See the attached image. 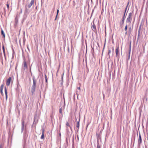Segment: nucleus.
<instances>
[{"label": "nucleus", "instance_id": "26", "mask_svg": "<svg viewBox=\"0 0 148 148\" xmlns=\"http://www.w3.org/2000/svg\"><path fill=\"white\" fill-rule=\"evenodd\" d=\"M97 148H101L100 146L98 145Z\"/></svg>", "mask_w": 148, "mask_h": 148}, {"label": "nucleus", "instance_id": "6", "mask_svg": "<svg viewBox=\"0 0 148 148\" xmlns=\"http://www.w3.org/2000/svg\"><path fill=\"white\" fill-rule=\"evenodd\" d=\"M116 56H117L119 55V47L116 46Z\"/></svg>", "mask_w": 148, "mask_h": 148}, {"label": "nucleus", "instance_id": "3", "mask_svg": "<svg viewBox=\"0 0 148 148\" xmlns=\"http://www.w3.org/2000/svg\"><path fill=\"white\" fill-rule=\"evenodd\" d=\"M12 81L11 77H10L6 80V85L7 86L10 85V82Z\"/></svg>", "mask_w": 148, "mask_h": 148}, {"label": "nucleus", "instance_id": "25", "mask_svg": "<svg viewBox=\"0 0 148 148\" xmlns=\"http://www.w3.org/2000/svg\"><path fill=\"white\" fill-rule=\"evenodd\" d=\"M93 28L94 29H96V26L94 25H93Z\"/></svg>", "mask_w": 148, "mask_h": 148}, {"label": "nucleus", "instance_id": "24", "mask_svg": "<svg viewBox=\"0 0 148 148\" xmlns=\"http://www.w3.org/2000/svg\"><path fill=\"white\" fill-rule=\"evenodd\" d=\"M129 2H128L127 4V5L126 6V8H125V11H126V10H127V7L128 5H129Z\"/></svg>", "mask_w": 148, "mask_h": 148}, {"label": "nucleus", "instance_id": "27", "mask_svg": "<svg viewBox=\"0 0 148 148\" xmlns=\"http://www.w3.org/2000/svg\"><path fill=\"white\" fill-rule=\"evenodd\" d=\"M77 89L79 90H80V87H77Z\"/></svg>", "mask_w": 148, "mask_h": 148}, {"label": "nucleus", "instance_id": "11", "mask_svg": "<svg viewBox=\"0 0 148 148\" xmlns=\"http://www.w3.org/2000/svg\"><path fill=\"white\" fill-rule=\"evenodd\" d=\"M79 121L80 120H79V121H78L77 122V124H76V127L77 128H78V129L79 128Z\"/></svg>", "mask_w": 148, "mask_h": 148}, {"label": "nucleus", "instance_id": "34", "mask_svg": "<svg viewBox=\"0 0 148 148\" xmlns=\"http://www.w3.org/2000/svg\"><path fill=\"white\" fill-rule=\"evenodd\" d=\"M91 1H92V0H91Z\"/></svg>", "mask_w": 148, "mask_h": 148}, {"label": "nucleus", "instance_id": "21", "mask_svg": "<svg viewBox=\"0 0 148 148\" xmlns=\"http://www.w3.org/2000/svg\"><path fill=\"white\" fill-rule=\"evenodd\" d=\"M2 48H3V52L4 53H5V48H4V46L3 45Z\"/></svg>", "mask_w": 148, "mask_h": 148}, {"label": "nucleus", "instance_id": "8", "mask_svg": "<svg viewBox=\"0 0 148 148\" xmlns=\"http://www.w3.org/2000/svg\"><path fill=\"white\" fill-rule=\"evenodd\" d=\"M138 143L140 144L142 143V139L140 134H139V137L138 138Z\"/></svg>", "mask_w": 148, "mask_h": 148}, {"label": "nucleus", "instance_id": "7", "mask_svg": "<svg viewBox=\"0 0 148 148\" xmlns=\"http://www.w3.org/2000/svg\"><path fill=\"white\" fill-rule=\"evenodd\" d=\"M124 17H123L122 20L121 21H120L119 22L120 25V26L121 27H122L123 26V24H124Z\"/></svg>", "mask_w": 148, "mask_h": 148}, {"label": "nucleus", "instance_id": "28", "mask_svg": "<svg viewBox=\"0 0 148 148\" xmlns=\"http://www.w3.org/2000/svg\"><path fill=\"white\" fill-rule=\"evenodd\" d=\"M0 148H2V146L0 145Z\"/></svg>", "mask_w": 148, "mask_h": 148}, {"label": "nucleus", "instance_id": "22", "mask_svg": "<svg viewBox=\"0 0 148 148\" xmlns=\"http://www.w3.org/2000/svg\"><path fill=\"white\" fill-rule=\"evenodd\" d=\"M0 92L1 93V95H3V90H0Z\"/></svg>", "mask_w": 148, "mask_h": 148}, {"label": "nucleus", "instance_id": "15", "mask_svg": "<svg viewBox=\"0 0 148 148\" xmlns=\"http://www.w3.org/2000/svg\"><path fill=\"white\" fill-rule=\"evenodd\" d=\"M59 10L58 9L57 10V14H56V18H55V20H56V19L58 15V13H59Z\"/></svg>", "mask_w": 148, "mask_h": 148}, {"label": "nucleus", "instance_id": "33", "mask_svg": "<svg viewBox=\"0 0 148 148\" xmlns=\"http://www.w3.org/2000/svg\"><path fill=\"white\" fill-rule=\"evenodd\" d=\"M131 44L130 43V46H131Z\"/></svg>", "mask_w": 148, "mask_h": 148}, {"label": "nucleus", "instance_id": "9", "mask_svg": "<svg viewBox=\"0 0 148 148\" xmlns=\"http://www.w3.org/2000/svg\"><path fill=\"white\" fill-rule=\"evenodd\" d=\"M5 99L6 100H7V98H8V95H7V89L6 87H5Z\"/></svg>", "mask_w": 148, "mask_h": 148}, {"label": "nucleus", "instance_id": "31", "mask_svg": "<svg viewBox=\"0 0 148 148\" xmlns=\"http://www.w3.org/2000/svg\"><path fill=\"white\" fill-rule=\"evenodd\" d=\"M125 12H126V11H125V12L124 14H125Z\"/></svg>", "mask_w": 148, "mask_h": 148}, {"label": "nucleus", "instance_id": "4", "mask_svg": "<svg viewBox=\"0 0 148 148\" xmlns=\"http://www.w3.org/2000/svg\"><path fill=\"white\" fill-rule=\"evenodd\" d=\"M34 0H32L30 3L29 4L27 5L26 6V8H30L31 6L34 4Z\"/></svg>", "mask_w": 148, "mask_h": 148}, {"label": "nucleus", "instance_id": "19", "mask_svg": "<svg viewBox=\"0 0 148 148\" xmlns=\"http://www.w3.org/2000/svg\"><path fill=\"white\" fill-rule=\"evenodd\" d=\"M108 55L109 56L110 54L111 53V50L110 49L108 50Z\"/></svg>", "mask_w": 148, "mask_h": 148}, {"label": "nucleus", "instance_id": "1", "mask_svg": "<svg viewBox=\"0 0 148 148\" xmlns=\"http://www.w3.org/2000/svg\"><path fill=\"white\" fill-rule=\"evenodd\" d=\"M33 85H32V92L33 93L35 91V88L36 86V81L34 78H33Z\"/></svg>", "mask_w": 148, "mask_h": 148}, {"label": "nucleus", "instance_id": "30", "mask_svg": "<svg viewBox=\"0 0 148 148\" xmlns=\"http://www.w3.org/2000/svg\"><path fill=\"white\" fill-rule=\"evenodd\" d=\"M131 29V27H130V28H129V29Z\"/></svg>", "mask_w": 148, "mask_h": 148}, {"label": "nucleus", "instance_id": "29", "mask_svg": "<svg viewBox=\"0 0 148 148\" xmlns=\"http://www.w3.org/2000/svg\"><path fill=\"white\" fill-rule=\"evenodd\" d=\"M23 126H24V123L23 122Z\"/></svg>", "mask_w": 148, "mask_h": 148}, {"label": "nucleus", "instance_id": "20", "mask_svg": "<svg viewBox=\"0 0 148 148\" xmlns=\"http://www.w3.org/2000/svg\"><path fill=\"white\" fill-rule=\"evenodd\" d=\"M7 6L8 10H9V5L8 2H7Z\"/></svg>", "mask_w": 148, "mask_h": 148}, {"label": "nucleus", "instance_id": "32", "mask_svg": "<svg viewBox=\"0 0 148 148\" xmlns=\"http://www.w3.org/2000/svg\"><path fill=\"white\" fill-rule=\"evenodd\" d=\"M125 12H126V11H125V12L124 14H125Z\"/></svg>", "mask_w": 148, "mask_h": 148}, {"label": "nucleus", "instance_id": "18", "mask_svg": "<svg viewBox=\"0 0 148 148\" xmlns=\"http://www.w3.org/2000/svg\"><path fill=\"white\" fill-rule=\"evenodd\" d=\"M45 79L46 82H47V75H45Z\"/></svg>", "mask_w": 148, "mask_h": 148}, {"label": "nucleus", "instance_id": "2", "mask_svg": "<svg viewBox=\"0 0 148 148\" xmlns=\"http://www.w3.org/2000/svg\"><path fill=\"white\" fill-rule=\"evenodd\" d=\"M133 13H130L128 15V17L127 18L126 20V22L128 23H130V24L131 23V21L132 20V16L133 15Z\"/></svg>", "mask_w": 148, "mask_h": 148}, {"label": "nucleus", "instance_id": "5", "mask_svg": "<svg viewBox=\"0 0 148 148\" xmlns=\"http://www.w3.org/2000/svg\"><path fill=\"white\" fill-rule=\"evenodd\" d=\"M23 69L24 70L27 69V65L25 61V59L24 60L23 62Z\"/></svg>", "mask_w": 148, "mask_h": 148}, {"label": "nucleus", "instance_id": "12", "mask_svg": "<svg viewBox=\"0 0 148 148\" xmlns=\"http://www.w3.org/2000/svg\"><path fill=\"white\" fill-rule=\"evenodd\" d=\"M66 125L67 127H69L71 129V127L70 126L69 124V122H67L66 123Z\"/></svg>", "mask_w": 148, "mask_h": 148}, {"label": "nucleus", "instance_id": "14", "mask_svg": "<svg viewBox=\"0 0 148 148\" xmlns=\"http://www.w3.org/2000/svg\"><path fill=\"white\" fill-rule=\"evenodd\" d=\"M127 25H126V26H125V30L126 32L125 33V34H126L127 33Z\"/></svg>", "mask_w": 148, "mask_h": 148}, {"label": "nucleus", "instance_id": "13", "mask_svg": "<svg viewBox=\"0 0 148 148\" xmlns=\"http://www.w3.org/2000/svg\"><path fill=\"white\" fill-rule=\"evenodd\" d=\"M4 87V84H2L1 86L0 90H3Z\"/></svg>", "mask_w": 148, "mask_h": 148}, {"label": "nucleus", "instance_id": "23", "mask_svg": "<svg viewBox=\"0 0 148 148\" xmlns=\"http://www.w3.org/2000/svg\"><path fill=\"white\" fill-rule=\"evenodd\" d=\"M112 55H113L114 54V48L113 47H112Z\"/></svg>", "mask_w": 148, "mask_h": 148}, {"label": "nucleus", "instance_id": "10", "mask_svg": "<svg viewBox=\"0 0 148 148\" xmlns=\"http://www.w3.org/2000/svg\"><path fill=\"white\" fill-rule=\"evenodd\" d=\"M44 130H42V135L41 137V139H44Z\"/></svg>", "mask_w": 148, "mask_h": 148}, {"label": "nucleus", "instance_id": "16", "mask_svg": "<svg viewBox=\"0 0 148 148\" xmlns=\"http://www.w3.org/2000/svg\"><path fill=\"white\" fill-rule=\"evenodd\" d=\"M59 113L61 114H62V108H60L59 109Z\"/></svg>", "mask_w": 148, "mask_h": 148}, {"label": "nucleus", "instance_id": "17", "mask_svg": "<svg viewBox=\"0 0 148 148\" xmlns=\"http://www.w3.org/2000/svg\"><path fill=\"white\" fill-rule=\"evenodd\" d=\"M1 33L2 35L3 36V37H5V34L4 33V32H3V30H2V29L1 30Z\"/></svg>", "mask_w": 148, "mask_h": 148}]
</instances>
